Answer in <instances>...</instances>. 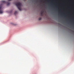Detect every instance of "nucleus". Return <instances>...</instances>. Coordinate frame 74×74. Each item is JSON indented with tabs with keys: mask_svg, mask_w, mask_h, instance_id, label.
Instances as JSON below:
<instances>
[{
	"mask_svg": "<svg viewBox=\"0 0 74 74\" xmlns=\"http://www.w3.org/2000/svg\"><path fill=\"white\" fill-rule=\"evenodd\" d=\"M16 5L18 7V8L20 10V11H21V3L19 2L17 3L16 4Z\"/></svg>",
	"mask_w": 74,
	"mask_h": 74,
	"instance_id": "nucleus-1",
	"label": "nucleus"
},
{
	"mask_svg": "<svg viewBox=\"0 0 74 74\" xmlns=\"http://www.w3.org/2000/svg\"><path fill=\"white\" fill-rule=\"evenodd\" d=\"M3 13V8H2V5H0V14H1Z\"/></svg>",
	"mask_w": 74,
	"mask_h": 74,
	"instance_id": "nucleus-2",
	"label": "nucleus"
},
{
	"mask_svg": "<svg viewBox=\"0 0 74 74\" xmlns=\"http://www.w3.org/2000/svg\"><path fill=\"white\" fill-rule=\"evenodd\" d=\"M11 24H12V25H13V26H16V24H15L13 23H11Z\"/></svg>",
	"mask_w": 74,
	"mask_h": 74,
	"instance_id": "nucleus-3",
	"label": "nucleus"
},
{
	"mask_svg": "<svg viewBox=\"0 0 74 74\" xmlns=\"http://www.w3.org/2000/svg\"><path fill=\"white\" fill-rule=\"evenodd\" d=\"M16 14H17V12L16 11H15L14 12V14L15 15H16Z\"/></svg>",
	"mask_w": 74,
	"mask_h": 74,
	"instance_id": "nucleus-4",
	"label": "nucleus"
},
{
	"mask_svg": "<svg viewBox=\"0 0 74 74\" xmlns=\"http://www.w3.org/2000/svg\"><path fill=\"white\" fill-rule=\"evenodd\" d=\"M2 3H5V1H2Z\"/></svg>",
	"mask_w": 74,
	"mask_h": 74,
	"instance_id": "nucleus-5",
	"label": "nucleus"
},
{
	"mask_svg": "<svg viewBox=\"0 0 74 74\" xmlns=\"http://www.w3.org/2000/svg\"><path fill=\"white\" fill-rule=\"evenodd\" d=\"M9 1H11V0H8Z\"/></svg>",
	"mask_w": 74,
	"mask_h": 74,
	"instance_id": "nucleus-6",
	"label": "nucleus"
},
{
	"mask_svg": "<svg viewBox=\"0 0 74 74\" xmlns=\"http://www.w3.org/2000/svg\"><path fill=\"white\" fill-rule=\"evenodd\" d=\"M41 18L40 19H39V20H41Z\"/></svg>",
	"mask_w": 74,
	"mask_h": 74,
	"instance_id": "nucleus-7",
	"label": "nucleus"
}]
</instances>
